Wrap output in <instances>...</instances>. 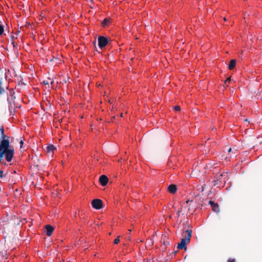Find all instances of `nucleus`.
<instances>
[{
    "label": "nucleus",
    "instance_id": "f257e3e1",
    "mask_svg": "<svg viewBox=\"0 0 262 262\" xmlns=\"http://www.w3.org/2000/svg\"><path fill=\"white\" fill-rule=\"evenodd\" d=\"M14 150L10 148V142L9 140H3L0 142V162L4 156L7 161L10 162L13 157Z\"/></svg>",
    "mask_w": 262,
    "mask_h": 262
},
{
    "label": "nucleus",
    "instance_id": "f03ea898",
    "mask_svg": "<svg viewBox=\"0 0 262 262\" xmlns=\"http://www.w3.org/2000/svg\"><path fill=\"white\" fill-rule=\"evenodd\" d=\"M183 232L185 233L184 237L181 240L180 243L178 244L177 248L179 249H184L186 251L187 249V245L190 243V237L192 235L191 230H183Z\"/></svg>",
    "mask_w": 262,
    "mask_h": 262
},
{
    "label": "nucleus",
    "instance_id": "7ed1b4c3",
    "mask_svg": "<svg viewBox=\"0 0 262 262\" xmlns=\"http://www.w3.org/2000/svg\"><path fill=\"white\" fill-rule=\"evenodd\" d=\"M227 180V172H224L221 174L216 180L213 181L214 185H222L224 186V184L225 183L226 181Z\"/></svg>",
    "mask_w": 262,
    "mask_h": 262
},
{
    "label": "nucleus",
    "instance_id": "20e7f679",
    "mask_svg": "<svg viewBox=\"0 0 262 262\" xmlns=\"http://www.w3.org/2000/svg\"><path fill=\"white\" fill-rule=\"evenodd\" d=\"M92 207L96 209H100L102 208L103 202L100 199H94L92 201Z\"/></svg>",
    "mask_w": 262,
    "mask_h": 262
},
{
    "label": "nucleus",
    "instance_id": "39448f33",
    "mask_svg": "<svg viewBox=\"0 0 262 262\" xmlns=\"http://www.w3.org/2000/svg\"><path fill=\"white\" fill-rule=\"evenodd\" d=\"M19 107H17L14 103L10 102L9 105V110L10 115H14L15 113H19L18 112Z\"/></svg>",
    "mask_w": 262,
    "mask_h": 262
},
{
    "label": "nucleus",
    "instance_id": "423d86ee",
    "mask_svg": "<svg viewBox=\"0 0 262 262\" xmlns=\"http://www.w3.org/2000/svg\"><path fill=\"white\" fill-rule=\"evenodd\" d=\"M98 46L100 48H102L106 46L108 43L107 38L104 36H100L98 38Z\"/></svg>",
    "mask_w": 262,
    "mask_h": 262
},
{
    "label": "nucleus",
    "instance_id": "0eeeda50",
    "mask_svg": "<svg viewBox=\"0 0 262 262\" xmlns=\"http://www.w3.org/2000/svg\"><path fill=\"white\" fill-rule=\"evenodd\" d=\"M108 179L105 175H102L99 178V182L102 186H105L107 185Z\"/></svg>",
    "mask_w": 262,
    "mask_h": 262
},
{
    "label": "nucleus",
    "instance_id": "6e6552de",
    "mask_svg": "<svg viewBox=\"0 0 262 262\" xmlns=\"http://www.w3.org/2000/svg\"><path fill=\"white\" fill-rule=\"evenodd\" d=\"M45 229L46 230V234L50 236H51L53 232L54 228L50 225H47L45 226Z\"/></svg>",
    "mask_w": 262,
    "mask_h": 262
},
{
    "label": "nucleus",
    "instance_id": "1a4fd4ad",
    "mask_svg": "<svg viewBox=\"0 0 262 262\" xmlns=\"http://www.w3.org/2000/svg\"><path fill=\"white\" fill-rule=\"evenodd\" d=\"M168 191L171 194L174 193L177 190V186L174 184H171L168 187Z\"/></svg>",
    "mask_w": 262,
    "mask_h": 262
},
{
    "label": "nucleus",
    "instance_id": "9d476101",
    "mask_svg": "<svg viewBox=\"0 0 262 262\" xmlns=\"http://www.w3.org/2000/svg\"><path fill=\"white\" fill-rule=\"evenodd\" d=\"M236 66V60L235 59H231L230 61L229 64L228 65V68L231 70H233Z\"/></svg>",
    "mask_w": 262,
    "mask_h": 262
},
{
    "label": "nucleus",
    "instance_id": "9b49d317",
    "mask_svg": "<svg viewBox=\"0 0 262 262\" xmlns=\"http://www.w3.org/2000/svg\"><path fill=\"white\" fill-rule=\"evenodd\" d=\"M212 207V210L216 213H218L220 211L219 206L218 204L215 203Z\"/></svg>",
    "mask_w": 262,
    "mask_h": 262
},
{
    "label": "nucleus",
    "instance_id": "f8f14e48",
    "mask_svg": "<svg viewBox=\"0 0 262 262\" xmlns=\"http://www.w3.org/2000/svg\"><path fill=\"white\" fill-rule=\"evenodd\" d=\"M56 149V147L53 145H49L47 147V151L48 152H51Z\"/></svg>",
    "mask_w": 262,
    "mask_h": 262
},
{
    "label": "nucleus",
    "instance_id": "ddd939ff",
    "mask_svg": "<svg viewBox=\"0 0 262 262\" xmlns=\"http://www.w3.org/2000/svg\"><path fill=\"white\" fill-rule=\"evenodd\" d=\"M176 203H174L172 207L174 209V210L177 211V215H178V217H179V216H180V213L182 212L183 211V209H178V210L176 209Z\"/></svg>",
    "mask_w": 262,
    "mask_h": 262
},
{
    "label": "nucleus",
    "instance_id": "4468645a",
    "mask_svg": "<svg viewBox=\"0 0 262 262\" xmlns=\"http://www.w3.org/2000/svg\"><path fill=\"white\" fill-rule=\"evenodd\" d=\"M54 82V80H51L50 78H48V79L47 80H45L43 81V83L45 84V85H49V83H50L51 84H53Z\"/></svg>",
    "mask_w": 262,
    "mask_h": 262
},
{
    "label": "nucleus",
    "instance_id": "2eb2a0df",
    "mask_svg": "<svg viewBox=\"0 0 262 262\" xmlns=\"http://www.w3.org/2000/svg\"><path fill=\"white\" fill-rule=\"evenodd\" d=\"M110 23V20L108 18H105L102 21V25L103 26H107Z\"/></svg>",
    "mask_w": 262,
    "mask_h": 262
},
{
    "label": "nucleus",
    "instance_id": "dca6fc26",
    "mask_svg": "<svg viewBox=\"0 0 262 262\" xmlns=\"http://www.w3.org/2000/svg\"><path fill=\"white\" fill-rule=\"evenodd\" d=\"M0 131H1L2 137L3 139V140H6L5 138L6 136L4 134V128L3 126L0 128Z\"/></svg>",
    "mask_w": 262,
    "mask_h": 262
},
{
    "label": "nucleus",
    "instance_id": "f3484780",
    "mask_svg": "<svg viewBox=\"0 0 262 262\" xmlns=\"http://www.w3.org/2000/svg\"><path fill=\"white\" fill-rule=\"evenodd\" d=\"M172 109L173 110H174L175 113H176L180 112V111H181V107L179 105H177V106H173L172 107Z\"/></svg>",
    "mask_w": 262,
    "mask_h": 262
},
{
    "label": "nucleus",
    "instance_id": "a211bd4d",
    "mask_svg": "<svg viewBox=\"0 0 262 262\" xmlns=\"http://www.w3.org/2000/svg\"><path fill=\"white\" fill-rule=\"evenodd\" d=\"M4 31V27L3 25H0V35L3 34Z\"/></svg>",
    "mask_w": 262,
    "mask_h": 262
},
{
    "label": "nucleus",
    "instance_id": "6ab92c4d",
    "mask_svg": "<svg viewBox=\"0 0 262 262\" xmlns=\"http://www.w3.org/2000/svg\"><path fill=\"white\" fill-rule=\"evenodd\" d=\"M62 119L61 118V119H59L57 117H56L54 119V122H58L59 123H60L61 121H62Z\"/></svg>",
    "mask_w": 262,
    "mask_h": 262
},
{
    "label": "nucleus",
    "instance_id": "aec40b11",
    "mask_svg": "<svg viewBox=\"0 0 262 262\" xmlns=\"http://www.w3.org/2000/svg\"><path fill=\"white\" fill-rule=\"evenodd\" d=\"M231 81V78L230 77L229 78H228L225 81V84L226 85H228V83H229L230 82V81Z\"/></svg>",
    "mask_w": 262,
    "mask_h": 262
},
{
    "label": "nucleus",
    "instance_id": "412c9836",
    "mask_svg": "<svg viewBox=\"0 0 262 262\" xmlns=\"http://www.w3.org/2000/svg\"><path fill=\"white\" fill-rule=\"evenodd\" d=\"M119 237V236H118V237H117V238H116L114 240V244H118V243H119V241H120Z\"/></svg>",
    "mask_w": 262,
    "mask_h": 262
},
{
    "label": "nucleus",
    "instance_id": "4be33fe9",
    "mask_svg": "<svg viewBox=\"0 0 262 262\" xmlns=\"http://www.w3.org/2000/svg\"><path fill=\"white\" fill-rule=\"evenodd\" d=\"M241 120L245 122H248L249 123L250 122V120H248L247 119H243L242 118L241 119Z\"/></svg>",
    "mask_w": 262,
    "mask_h": 262
},
{
    "label": "nucleus",
    "instance_id": "5701e85b",
    "mask_svg": "<svg viewBox=\"0 0 262 262\" xmlns=\"http://www.w3.org/2000/svg\"><path fill=\"white\" fill-rule=\"evenodd\" d=\"M209 204L211 205V207H212L215 203H214L213 201H210L209 202Z\"/></svg>",
    "mask_w": 262,
    "mask_h": 262
},
{
    "label": "nucleus",
    "instance_id": "b1692460",
    "mask_svg": "<svg viewBox=\"0 0 262 262\" xmlns=\"http://www.w3.org/2000/svg\"><path fill=\"white\" fill-rule=\"evenodd\" d=\"M179 204L180 205V208L178 209H183V204L181 203H179Z\"/></svg>",
    "mask_w": 262,
    "mask_h": 262
},
{
    "label": "nucleus",
    "instance_id": "393cba45",
    "mask_svg": "<svg viewBox=\"0 0 262 262\" xmlns=\"http://www.w3.org/2000/svg\"><path fill=\"white\" fill-rule=\"evenodd\" d=\"M228 262H235V260L234 259H229Z\"/></svg>",
    "mask_w": 262,
    "mask_h": 262
},
{
    "label": "nucleus",
    "instance_id": "a878e982",
    "mask_svg": "<svg viewBox=\"0 0 262 262\" xmlns=\"http://www.w3.org/2000/svg\"><path fill=\"white\" fill-rule=\"evenodd\" d=\"M20 144V148H22V146H23V141L22 140H21L19 142Z\"/></svg>",
    "mask_w": 262,
    "mask_h": 262
},
{
    "label": "nucleus",
    "instance_id": "bb28decb",
    "mask_svg": "<svg viewBox=\"0 0 262 262\" xmlns=\"http://www.w3.org/2000/svg\"><path fill=\"white\" fill-rule=\"evenodd\" d=\"M3 173V171L2 170H0V177L2 178V174Z\"/></svg>",
    "mask_w": 262,
    "mask_h": 262
},
{
    "label": "nucleus",
    "instance_id": "cd10ccee",
    "mask_svg": "<svg viewBox=\"0 0 262 262\" xmlns=\"http://www.w3.org/2000/svg\"><path fill=\"white\" fill-rule=\"evenodd\" d=\"M204 186H205V185H203V186H202V190H201L202 191H204Z\"/></svg>",
    "mask_w": 262,
    "mask_h": 262
},
{
    "label": "nucleus",
    "instance_id": "c85d7f7f",
    "mask_svg": "<svg viewBox=\"0 0 262 262\" xmlns=\"http://www.w3.org/2000/svg\"><path fill=\"white\" fill-rule=\"evenodd\" d=\"M232 151V148H229V149H228V152H231Z\"/></svg>",
    "mask_w": 262,
    "mask_h": 262
},
{
    "label": "nucleus",
    "instance_id": "c756f323",
    "mask_svg": "<svg viewBox=\"0 0 262 262\" xmlns=\"http://www.w3.org/2000/svg\"><path fill=\"white\" fill-rule=\"evenodd\" d=\"M102 120V118H99V119H98V118H97V121H98V120Z\"/></svg>",
    "mask_w": 262,
    "mask_h": 262
},
{
    "label": "nucleus",
    "instance_id": "7c9ffc66",
    "mask_svg": "<svg viewBox=\"0 0 262 262\" xmlns=\"http://www.w3.org/2000/svg\"><path fill=\"white\" fill-rule=\"evenodd\" d=\"M113 119H115V116H114L112 118V120H111L112 121H113Z\"/></svg>",
    "mask_w": 262,
    "mask_h": 262
},
{
    "label": "nucleus",
    "instance_id": "2f4dec72",
    "mask_svg": "<svg viewBox=\"0 0 262 262\" xmlns=\"http://www.w3.org/2000/svg\"><path fill=\"white\" fill-rule=\"evenodd\" d=\"M128 231H129V233H130V232H131V231H132V230H131V229H129V230H128Z\"/></svg>",
    "mask_w": 262,
    "mask_h": 262
},
{
    "label": "nucleus",
    "instance_id": "473e14b6",
    "mask_svg": "<svg viewBox=\"0 0 262 262\" xmlns=\"http://www.w3.org/2000/svg\"><path fill=\"white\" fill-rule=\"evenodd\" d=\"M223 19H224V20L225 21H226V18L225 17H224V18H223Z\"/></svg>",
    "mask_w": 262,
    "mask_h": 262
},
{
    "label": "nucleus",
    "instance_id": "72a5a7b5",
    "mask_svg": "<svg viewBox=\"0 0 262 262\" xmlns=\"http://www.w3.org/2000/svg\"><path fill=\"white\" fill-rule=\"evenodd\" d=\"M108 102H109L111 104H112V102H111V100H109V101H108Z\"/></svg>",
    "mask_w": 262,
    "mask_h": 262
},
{
    "label": "nucleus",
    "instance_id": "f704fd0d",
    "mask_svg": "<svg viewBox=\"0 0 262 262\" xmlns=\"http://www.w3.org/2000/svg\"><path fill=\"white\" fill-rule=\"evenodd\" d=\"M120 115H123V113H121L120 114Z\"/></svg>",
    "mask_w": 262,
    "mask_h": 262
},
{
    "label": "nucleus",
    "instance_id": "c9c22d12",
    "mask_svg": "<svg viewBox=\"0 0 262 262\" xmlns=\"http://www.w3.org/2000/svg\"><path fill=\"white\" fill-rule=\"evenodd\" d=\"M259 139V137H257L256 138V139Z\"/></svg>",
    "mask_w": 262,
    "mask_h": 262
},
{
    "label": "nucleus",
    "instance_id": "e433bc0d",
    "mask_svg": "<svg viewBox=\"0 0 262 262\" xmlns=\"http://www.w3.org/2000/svg\"><path fill=\"white\" fill-rule=\"evenodd\" d=\"M261 138H262V136H261Z\"/></svg>",
    "mask_w": 262,
    "mask_h": 262
}]
</instances>
